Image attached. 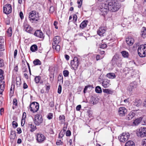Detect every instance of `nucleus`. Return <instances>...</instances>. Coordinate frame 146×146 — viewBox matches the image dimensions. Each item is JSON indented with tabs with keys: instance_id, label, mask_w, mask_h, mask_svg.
Wrapping results in <instances>:
<instances>
[{
	"instance_id": "nucleus-1",
	"label": "nucleus",
	"mask_w": 146,
	"mask_h": 146,
	"mask_svg": "<svg viewBox=\"0 0 146 146\" xmlns=\"http://www.w3.org/2000/svg\"><path fill=\"white\" fill-rule=\"evenodd\" d=\"M109 10L112 12H115L118 11L121 7L120 3L118 0H111L108 3Z\"/></svg>"
},
{
	"instance_id": "nucleus-2",
	"label": "nucleus",
	"mask_w": 146,
	"mask_h": 146,
	"mask_svg": "<svg viewBox=\"0 0 146 146\" xmlns=\"http://www.w3.org/2000/svg\"><path fill=\"white\" fill-rule=\"evenodd\" d=\"M61 40V39L59 36H56L54 37L53 42L52 44V47L54 50H55L57 51H60V47L59 44Z\"/></svg>"
},
{
	"instance_id": "nucleus-3",
	"label": "nucleus",
	"mask_w": 146,
	"mask_h": 146,
	"mask_svg": "<svg viewBox=\"0 0 146 146\" xmlns=\"http://www.w3.org/2000/svg\"><path fill=\"white\" fill-rule=\"evenodd\" d=\"M29 18L32 23H36L40 20L39 13L35 11H32L29 14Z\"/></svg>"
},
{
	"instance_id": "nucleus-4",
	"label": "nucleus",
	"mask_w": 146,
	"mask_h": 146,
	"mask_svg": "<svg viewBox=\"0 0 146 146\" xmlns=\"http://www.w3.org/2000/svg\"><path fill=\"white\" fill-rule=\"evenodd\" d=\"M139 56L141 57L146 56V44L140 45L137 50Z\"/></svg>"
},
{
	"instance_id": "nucleus-5",
	"label": "nucleus",
	"mask_w": 146,
	"mask_h": 146,
	"mask_svg": "<svg viewBox=\"0 0 146 146\" xmlns=\"http://www.w3.org/2000/svg\"><path fill=\"white\" fill-rule=\"evenodd\" d=\"M99 10L100 11V14L104 17L108 13L109 11L108 5L104 3H102L100 6Z\"/></svg>"
},
{
	"instance_id": "nucleus-6",
	"label": "nucleus",
	"mask_w": 146,
	"mask_h": 146,
	"mask_svg": "<svg viewBox=\"0 0 146 146\" xmlns=\"http://www.w3.org/2000/svg\"><path fill=\"white\" fill-rule=\"evenodd\" d=\"M39 108V104L36 102H32L30 105L29 109L33 113L37 112Z\"/></svg>"
},
{
	"instance_id": "nucleus-7",
	"label": "nucleus",
	"mask_w": 146,
	"mask_h": 146,
	"mask_svg": "<svg viewBox=\"0 0 146 146\" xmlns=\"http://www.w3.org/2000/svg\"><path fill=\"white\" fill-rule=\"evenodd\" d=\"M35 124L36 125H39L42 123L43 119L41 115L39 114L36 115L33 119Z\"/></svg>"
},
{
	"instance_id": "nucleus-8",
	"label": "nucleus",
	"mask_w": 146,
	"mask_h": 146,
	"mask_svg": "<svg viewBox=\"0 0 146 146\" xmlns=\"http://www.w3.org/2000/svg\"><path fill=\"white\" fill-rule=\"evenodd\" d=\"M118 139L121 142L124 143L126 141L125 146H128V135L125 133H123L118 136Z\"/></svg>"
},
{
	"instance_id": "nucleus-9",
	"label": "nucleus",
	"mask_w": 146,
	"mask_h": 146,
	"mask_svg": "<svg viewBox=\"0 0 146 146\" xmlns=\"http://www.w3.org/2000/svg\"><path fill=\"white\" fill-rule=\"evenodd\" d=\"M137 135L139 137H143L146 136V127H141L138 130Z\"/></svg>"
},
{
	"instance_id": "nucleus-10",
	"label": "nucleus",
	"mask_w": 146,
	"mask_h": 146,
	"mask_svg": "<svg viewBox=\"0 0 146 146\" xmlns=\"http://www.w3.org/2000/svg\"><path fill=\"white\" fill-rule=\"evenodd\" d=\"M12 11V8L10 4H7L4 6L3 7V12L6 14L10 13Z\"/></svg>"
},
{
	"instance_id": "nucleus-11",
	"label": "nucleus",
	"mask_w": 146,
	"mask_h": 146,
	"mask_svg": "<svg viewBox=\"0 0 146 146\" xmlns=\"http://www.w3.org/2000/svg\"><path fill=\"white\" fill-rule=\"evenodd\" d=\"M128 73H130L131 77H135L137 78L139 77V72L138 70H134L133 69H130Z\"/></svg>"
},
{
	"instance_id": "nucleus-12",
	"label": "nucleus",
	"mask_w": 146,
	"mask_h": 146,
	"mask_svg": "<svg viewBox=\"0 0 146 146\" xmlns=\"http://www.w3.org/2000/svg\"><path fill=\"white\" fill-rule=\"evenodd\" d=\"M34 35L38 38L41 39H43L44 37V34L40 30H36L35 32Z\"/></svg>"
},
{
	"instance_id": "nucleus-13",
	"label": "nucleus",
	"mask_w": 146,
	"mask_h": 146,
	"mask_svg": "<svg viewBox=\"0 0 146 146\" xmlns=\"http://www.w3.org/2000/svg\"><path fill=\"white\" fill-rule=\"evenodd\" d=\"M46 138L42 134L38 133L36 135V140L39 143H41Z\"/></svg>"
},
{
	"instance_id": "nucleus-14",
	"label": "nucleus",
	"mask_w": 146,
	"mask_h": 146,
	"mask_svg": "<svg viewBox=\"0 0 146 146\" xmlns=\"http://www.w3.org/2000/svg\"><path fill=\"white\" fill-rule=\"evenodd\" d=\"M118 113L120 116H122L126 114L127 110L124 107H120Z\"/></svg>"
},
{
	"instance_id": "nucleus-15",
	"label": "nucleus",
	"mask_w": 146,
	"mask_h": 146,
	"mask_svg": "<svg viewBox=\"0 0 146 146\" xmlns=\"http://www.w3.org/2000/svg\"><path fill=\"white\" fill-rule=\"evenodd\" d=\"M106 29L104 27H101L98 30L97 34L100 36H103L104 34L106 31Z\"/></svg>"
},
{
	"instance_id": "nucleus-16",
	"label": "nucleus",
	"mask_w": 146,
	"mask_h": 146,
	"mask_svg": "<svg viewBox=\"0 0 146 146\" xmlns=\"http://www.w3.org/2000/svg\"><path fill=\"white\" fill-rule=\"evenodd\" d=\"M141 36L143 38H146V27H143L141 29L140 33Z\"/></svg>"
},
{
	"instance_id": "nucleus-17",
	"label": "nucleus",
	"mask_w": 146,
	"mask_h": 146,
	"mask_svg": "<svg viewBox=\"0 0 146 146\" xmlns=\"http://www.w3.org/2000/svg\"><path fill=\"white\" fill-rule=\"evenodd\" d=\"M137 83L136 82L134 81L131 83L130 84L129 91L133 92L134 91V89L137 87Z\"/></svg>"
},
{
	"instance_id": "nucleus-18",
	"label": "nucleus",
	"mask_w": 146,
	"mask_h": 146,
	"mask_svg": "<svg viewBox=\"0 0 146 146\" xmlns=\"http://www.w3.org/2000/svg\"><path fill=\"white\" fill-rule=\"evenodd\" d=\"M110 84V80L107 79L104 80L102 83V85L105 88L109 87Z\"/></svg>"
},
{
	"instance_id": "nucleus-19",
	"label": "nucleus",
	"mask_w": 146,
	"mask_h": 146,
	"mask_svg": "<svg viewBox=\"0 0 146 146\" xmlns=\"http://www.w3.org/2000/svg\"><path fill=\"white\" fill-rule=\"evenodd\" d=\"M142 120V118L140 117L139 118H137L135 119V120L133 122V124L132 125L133 126L137 125H138L139 123Z\"/></svg>"
},
{
	"instance_id": "nucleus-20",
	"label": "nucleus",
	"mask_w": 146,
	"mask_h": 146,
	"mask_svg": "<svg viewBox=\"0 0 146 146\" xmlns=\"http://www.w3.org/2000/svg\"><path fill=\"white\" fill-rule=\"evenodd\" d=\"M29 126L31 128L30 131L31 132H33L37 129L36 126L33 124L31 122L29 123Z\"/></svg>"
},
{
	"instance_id": "nucleus-21",
	"label": "nucleus",
	"mask_w": 146,
	"mask_h": 146,
	"mask_svg": "<svg viewBox=\"0 0 146 146\" xmlns=\"http://www.w3.org/2000/svg\"><path fill=\"white\" fill-rule=\"evenodd\" d=\"M88 21L87 20H85L84 21L80 24V27L82 29H84L88 25Z\"/></svg>"
},
{
	"instance_id": "nucleus-22",
	"label": "nucleus",
	"mask_w": 146,
	"mask_h": 146,
	"mask_svg": "<svg viewBox=\"0 0 146 146\" xmlns=\"http://www.w3.org/2000/svg\"><path fill=\"white\" fill-rule=\"evenodd\" d=\"M141 101L140 100L135 99L133 101L131 104L133 103V104L137 107H139L141 105Z\"/></svg>"
},
{
	"instance_id": "nucleus-23",
	"label": "nucleus",
	"mask_w": 146,
	"mask_h": 146,
	"mask_svg": "<svg viewBox=\"0 0 146 146\" xmlns=\"http://www.w3.org/2000/svg\"><path fill=\"white\" fill-rule=\"evenodd\" d=\"M41 79V78L39 76H36L35 79V82L37 84L39 83L40 84H42L43 82L42 81H40Z\"/></svg>"
},
{
	"instance_id": "nucleus-24",
	"label": "nucleus",
	"mask_w": 146,
	"mask_h": 146,
	"mask_svg": "<svg viewBox=\"0 0 146 146\" xmlns=\"http://www.w3.org/2000/svg\"><path fill=\"white\" fill-rule=\"evenodd\" d=\"M106 76L108 78L111 79H114L115 78L116 76L114 73H109L107 74Z\"/></svg>"
},
{
	"instance_id": "nucleus-25",
	"label": "nucleus",
	"mask_w": 146,
	"mask_h": 146,
	"mask_svg": "<svg viewBox=\"0 0 146 146\" xmlns=\"http://www.w3.org/2000/svg\"><path fill=\"white\" fill-rule=\"evenodd\" d=\"M134 42V38L131 36H129L128 37V45H132Z\"/></svg>"
},
{
	"instance_id": "nucleus-26",
	"label": "nucleus",
	"mask_w": 146,
	"mask_h": 146,
	"mask_svg": "<svg viewBox=\"0 0 146 146\" xmlns=\"http://www.w3.org/2000/svg\"><path fill=\"white\" fill-rule=\"evenodd\" d=\"M78 59L77 57H74L73 59L71 60L70 64H78Z\"/></svg>"
},
{
	"instance_id": "nucleus-27",
	"label": "nucleus",
	"mask_w": 146,
	"mask_h": 146,
	"mask_svg": "<svg viewBox=\"0 0 146 146\" xmlns=\"http://www.w3.org/2000/svg\"><path fill=\"white\" fill-rule=\"evenodd\" d=\"M16 136V132L14 130H11L10 135L11 139H14Z\"/></svg>"
},
{
	"instance_id": "nucleus-28",
	"label": "nucleus",
	"mask_w": 146,
	"mask_h": 146,
	"mask_svg": "<svg viewBox=\"0 0 146 146\" xmlns=\"http://www.w3.org/2000/svg\"><path fill=\"white\" fill-rule=\"evenodd\" d=\"M38 49V47L36 44H33L30 47V50L33 52H35Z\"/></svg>"
},
{
	"instance_id": "nucleus-29",
	"label": "nucleus",
	"mask_w": 146,
	"mask_h": 146,
	"mask_svg": "<svg viewBox=\"0 0 146 146\" xmlns=\"http://www.w3.org/2000/svg\"><path fill=\"white\" fill-rule=\"evenodd\" d=\"M103 91L104 93L108 94H112L113 93L112 90L109 89H103Z\"/></svg>"
},
{
	"instance_id": "nucleus-30",
	"label": "nucleus",
	"mask_w": 146,
	"mask_h": 146,
	"mask_svg": "<svg viewBox=\"0 0 146 146\" xmlns=\"http://www.w3.org/2000/svg\"><path fill=\"white\" fill-rule=\"evenodd\" d=\"M95 90L96 92L98 93H100L102 92L101 88L99 86L96 87Z\"/></svg>"
},
{
	"instance_id": "nucleus-31",
	"label": "nucleus",
	"mask_w": 146,
	"mask_h": 146,
	"mask_svg": "<svg viewBox=\"0 0 146 146\" xmlns=\"http://www.w3.org/2000/svg\"><path fill=\"white\" fill-rule=\"evenodd\" d=\"M7 34L9 36H11L12 35V28L9 27L7 31Z\"/></svg>"
},
{
	"instance_id": "nucleus-32",
	"label": "nucleus",
	"mask_w": 146,
	"mask_h": 146,
	"mask_svg": "<svg viewBox=\"0 0 146 146\" xmlns=\"http://www.w3.org/2000/svg\"><path fill=\"white\" fill-rule=\"evenodd\" d=\"M122 56L124 58L128 57V52L125 51H123L121 52Z\"/></svg>"
},
{
	"instance_id": "nucleus-33",
	"label": "nucleus",
	"mask_w": 146,
	"mask_h": 146,
	"mask_svg": "<svg viewBox=\"0 0 146 146\" xmlns=\"http://www.w3.org/2000/svg\"><path fill=\"white\" fill-rule=\"evenodd\" d=\"M135 115L134 113L131 112L128 114V120L132 119Z\"/></svg>"
},
{
	"instance_id": "nucleus-34",
	"label": "nucleus",
	"mask_w": 146,
	"mask_h": 146,
	"mask_svg": "<svg viewBox=\"0 0 146 146\" xmlns=\"http://www.w3.org/2000/svg\"><path fill=\"white\" fill-rule=\"evenodd\" d=\"M29 25L28 24L27 21H25L23 24V27H24V29L25 30L29 26Z\"/></svg>"
},
{
	"instance_id": "nucleus-35",
	"label": "nucleus",
	"mask_w": 146,
	"mask_h": 146,
	"mask_svg": "<svg viewBox=\"0 0 146 146\" xmlns=\"http://www.w3.org/2000/svg\"><path fill=\"white\" fill-rule=\"evenodd\" d=\"M59 120H60L62 122H64L65 121V117L63 115H60L59 117Z\"/></svg>"
},
{
	"instance_id": "nucleus-36",
	"label": "nucleus",
	"mask_w": 146,
	"mask_h": 146,
	"mask_svg": "<svg viewBox=\"0 0 146 146\" xmlns=\"http://www.w3.org/2000/svg\"><path fill=\"white\" fill-rule=\"evenodd\" d=\"M93 85H88L87 86H86L84 88V89L83 91L84 93L85 94L86 93V91L87 90L88 88L92 87V88H93Z\"/></svg>"
},
{
	"instance_id": "nucleus-37",
	"label": "nucleus",
	"mask_w": 146,
	"mask_h": 146,
	"mask_svg": "<svg viewBox=\"0 0 146 146\" xmlns=\"http://www.w3.org/2000/svg\"><path fill=\"white\" fill-rule=\"evenodd\" d=\"M55 11L54 7L53 6H51L50 8L49 12L50 13H53Z\"/></svg>"
},
{
	"instance_id": "nucleus-38",
	"label": "nucleus",
	"mask_w": 146,
	"mask_h": 146,
	"mask_svg": "<svg viewBox=\"0 0 146 146\" xmlns=\"http://www.w3.org/2000/svg\"><path fill=\"white\" fill-rule=\"evenodd\" d=\"M69 72L67 70H64L63 71V74L65 77H67L68 76Z\"/></svg>"
},
{
	"instance_id": "nucleus-39",
	"label": "nucleus",
	"mask_w": 146,
	"mask_h": 146,
	"mask_svg": "<svg viewBox=\"0 0 146 146\" xmlns=\"http://www.w3.org/2000/svg\"><path fill=\"white\" fill-rule=\"evenodd\" d=\"M4 89V85H2L1 84H0V94H1L2 93Z\"/></svg>"
},
{
	"instance_id": "nucleus-40",
	"label": "nucleus",
	"mask_w": 146,
	"mask_h": 146,
	"mask_svg": "<svg viewBox=\"0 0 146 146\" xmlns=\"http://www.w3.org/2000/svg\"><path fill=\"white\" fill-rule=\"evenodd\" d=\"M21 59L22 64H25V63L29 64L26 60L24 56H22Z\"/></svg>"
},
{
	"instance_id": "nucleus-41",
	"label": "nucleus",
	"mask_w": 146,
	"mask_h": 146,
	"mask_svg": "<svg viewBox=\"0 0 146 146\" xmlns=\"http://www.w3.org/2000/svg\"><path fill=\"white\" fill-rule=\"evenodd\" d=\"M25 30L27 32L30 33L33 30V28L29 25Z\"/></svg>"
},
{
	"instance_id": "nucleus-42",
	"label": "nucleus",
	"mask_w": 146,
	"mask_h": 146,
	"mask_svg": "<svg viewBox=\"0 0 146 146\" xmlns=\"http://www.w3.org/2000/svg\"><path fill=\"white\" fill-rule=\"evenodd\" d=\"M71 66L72 68L74 70H76L78 67V64H71Z\"/></svg>"
},
{
	"instance_id": "nucleus-43",
	"label": "nucleus",
	"mask_w": 146,
	"mask_h": 146,
	"mask_svg": "<svg viewBox=\"0 0 146 146\" xmlns=\"http://www.w3.org/2000/svg\"><path fill=\"white\" fill-rule=\"evenodd\" d=\"M82 0H78L77 3L78 4V7L79 8H80L82 4Z\"/></svg>"
},
{
	"instance_id": "nucleus-44",
	"label": "nucleus",
	"mask_w": 146,
	"mask_h": 146,
	"mask_svg": "<svg viewBox=\"0 0 146 146\" xmlns=\"http://www.w3.org/2000/svg\"><path fill=\"white\" fill-rule=\"evenodd\" d=\"M53 117V114L52 113H49L48 114L47 116V118L49 119H52Z\"/></svg>"
},
{
	"instance_id": "nucleus-45",
	"label": "nucleus",
	"mask_w": 146,
	"mask_h": 146,
	"mask_svg": "<svg viewBox=\"0 0 146 146\" xmlns=\"http://www.w3.org/2000/svg\"><path fill=\"white\" fill-rule=\"evenodd\" d=\"M77 19V17L76 14H74L73 17V21L74 23L76 22Z\"/></svg>"
},
{
	"instance_id": "nucleus-46",
	"label": "nucleus",
	"mask_w": 146,
	"mask_h": 146,
	"mask_svg": "<svg viewBox=\"0 0 146 146\" xmlns=\"http://www.w3.org/2000/svg\"><path fill=\"white\" fill-rule=\"evenodd\" d=\"M128 146H135L134 142L131 141H128Z\"/></svg>"
},
{
	"instance_id": "nucleus-47",
	"label": "nucleus",
	"mask_w": 146,
	"mask_h": 146,
	"mask_svg": "<svg viewBox=\"0 0 146 146\" xmlns=\"http://www.w3.org/2000/svg\"><path fill=\"white\" fill-rule=\"evenodd\" d=\"M13 127L14 128H16L18 126V124L15 121H13L12 123Z\"/></svg>"
},
{
	"instance_id": "nucleus-48",
	"label": "nucleus",
	"mask_w": 146,
	"mask_h": 146,
	"mask_svg": "<svg viewBox=\"0 0 146 146\" xmlns=\"http://www.w3.org/2000/svg\"><path fill=\"white\" fill-rule=\"evenodd\" d=\"M40 61L38 59H36L33 61V64H41Z\"/></svg>"
},
{
	"instance_id": "nucleus-49",
	"label": "nucleus",
	"mask_w": 146,
	"mask_h": 146,
	"mask_svg": "<svg viewBox=\"0 0 146 146\" xmlns=\"http://www.w3.org/2000/svg\"><path fill=\"white\" fill-rule=\"evenodd\" d=\"M142 146H146V139L142 140L141 142Z\"/></svg>"
},
{
	"instance_id": "nucleus-50",
	"label": "nucleus",
	"mask_w": 146,
	"mask_h": 146,
	"mask_svg": "<svg viewBox=\"0 0 146 146\" xmlns=\"http://www.w3.org/2000/svg\"><path fill=\"white\" fill-rule=\"evenodd\" d=\"M26 113L25 112H24L23 114L22 117V121H24V122H25V119L26 118Z\"/></svg>"
},
{
	"instance_id": "nucleus-51",
	"label": "nucleus",
	"mask_w": 146,
	"mask_h": 146,
	"mask_svg": "<svg viewBox=\"0 0 146 146\" xmlns=\"http://www.w3.org/2000/svg\"><path fill=\"white\" fill-rule=\"evenodd\" d=\"M50 80L51 82H52L54 79V73L52 74H51L50 75Z\"/></svg>"
},
{
	"instance_id": "nucleus-52",
	"label": "nucleus",
	"mask_w": 146,
	"mask_h": 146,
	"mask_svg": "<svg viewBox=\"0 0 146 146\" xmlns=\"http://www.w3.org/2000/svg\"><path fill=\"white\" fill-rule=\"evenodd\" d=\"M62 90V86L61 85H59L58 86V93L60 94Z\"/></svg>"
},
{
	"instance_id": "nucleus-53",
	"label": "nucleus",
	"mask_w": 146,
	"mask_h": 146,
	"mask_svg": "<svg viewBox=\"0 0 146 146\" xmlns=\"http://www.w3.org/2000/svg\"><path fill=\"white\" fill-rule=\"evenodd\" d=\"M13 105H15V106H17V99L16 98H14L13 100Z\"/></svg>"
},
{
	"instance_id": "nucleus-54",
	"label": "nucleus",
	"mask_w": 146,
	"mask_h": 146,
	"mask_svg": "<svg viewBox=\"0 0 146 146\" xmlns=\"http://www.w3.org/2000/svg\"><path fill=\"white\" fill-rule=\"evenodd\" d=\"M5 49L3 44H0V50L3 51Z\"/></svg>"
},
{
	"instance_id": "nucleus-55",
	"label": "nucleus",
	"mask_w": 146,
	"mask_h": 146,
	"mask_svg": "<svg viewBox=\"0 0 146 146\" xmlns=\"http://www.w3.org/2000/svg\"><path fill=\"white\" fill-rule=\"evenodd\" d=\"M19 16L21 20H22L24 19L23 14L22 11H20L19 13Z\"/></svg>"
},
{
	"instance_id": "nucleus-56",
	"label": "nucleus",
	"mask_w": 146,
	"mask_h": 146,
	"mask_svg": "<svg viewBox=\"0 0 146 146\" xmlns=\"http://www.w3.org/2000/svg\"><path fill=\"white\" fill-rule=\"evenodd\" d=\"M71 135V132L69 130H67L66 132V135L67 136H70Z\"/></svg>"
},
{
	"instance_id": "nucleus-57",
	"label": "nucleus",
	"mask_w": 146,
	"mask_h": 146,
	"mask_svg": "<svg viewBox=\"0 0 146 146\" xmlns=\"http://www.w3.org/2000/svg\"><path fill=\"white\" fill-rule=\"evenodd\" d=\"M49 106L51 108H52L54 107V102L53 101H51L50 102Z\"/></svg>"
},
{
	"instance_id": "nucleus-58",
	"label": "nucleus",
	"mask_w": 146,
	"mask_h": 146,
	"mask_svg": "<svg viewBox=\"0 0 146 146\" xmlns=\"http://www.w3.org/2000/svg\"><path fill=\"white\" fill-rule=\"evenodd\" d=\"M58 80H62V82H63V76L62 75H59L58 77Z\"/></svg>"
},
{
	"instance_id": "nucleus-59",
	"label": "nucleus",
	"mask_w": 146,
	"mask_h": 146,
	"mask_svg": "<svg viewBox=\"0 0 146 146\" xmlns=\"http://www.w3.org/2000/svg\"><path fill=\"white\" fill-rule=\"evenodd\" d=\"M17 133L19 134H20L22 132L21 129L20 127L17 128Z\"/></svg>"
},
{
	"instance_id": "nucleus-60",
	"label": "nucleus",
	"mask_w": 146,
	"mask_h": 146,
	"mask_svg": "<svg viewBox=\"0 0 146 146\" xmlns=\"http://www.w3.org/2000/svg\"><path fill=\"white\" fill-rule=\"evenodd\" d=\"M4 40L2 36H0V44H4Z\"/></svg>"
},
{
	"instance_id": "nucleus-61",
	"label": "nucleus",
	"mask_w": 146,
	"mask_h": 146,
	"mask_svg": "<svg viewBox=\"0 0 146 146\" xmlns=\"http://www.w3.org/2000/svg\"><path fill=\"white\" fill-rule=\"evenodd\" d=\"M102 57L101 58V56L99 55H96V58L97 60H98L102 58Z\"/></svg>"
},
{
	"instance_id": "nucleus-62",
	"label": "nucleus",
	"mask_w": 146,
	"mask_h": 146,
	"mask_svg": "<svg viewBox=\"0 0 146 146\" xmlns=\"http://www.w3.org/2000/svg\"><path fill=\"white\" fill-rule=\"evenodd\" d=\"M81 105H79L78 106H77L76 108V109L77 111H79L81 108Z\"/></svg>"
},
{
	"instance_id": "nucleus-63",
	"label": "nucleus",
	"mask_w": 146,
	"mask_h": 146,
	"mask_svg": "<svg viewBox=\"0 0 146 146\" xmlns=\"http://www.w3.org/2000/svg\"><path fill=\"white\" fill-rule=\"evenodd\" d=\"M107 47V45L105 44H102L100 48H106Z\"/></svg>"
},
{
	"instance_id": "nucleus-64",
	"label": "nucleus",
	"mask_w": 146,
	"mask_h": 146,
	"mask_svg": "<svg viewBox=\"0 0 146 146\" xmlns=\"http://www.w3.org/2000/svg\"><path fill=\"white\" fill-rule=\"evenodd\" d=\"M18 68L17 66H16L14 67V69L13 70V71H14L15 72H17L18 70Z\"/></svg>"
}]
</instances>
